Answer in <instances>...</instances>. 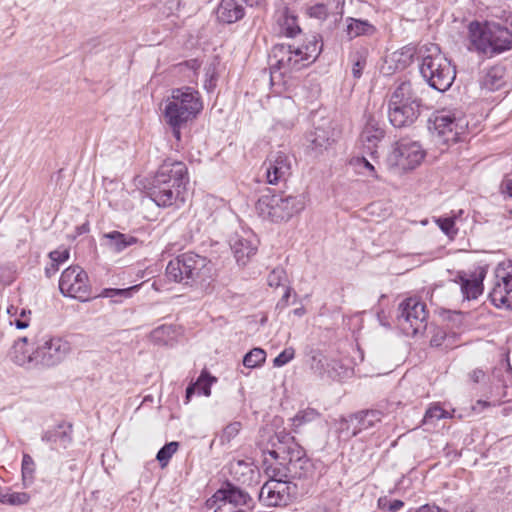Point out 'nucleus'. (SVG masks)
Listing matches in <instances>:
<instances>
[{"instance_id":"5fc2aeb1","label":"nucleus","mask_w":512,"mask_h":512,"mask_svg":"<svg viewBox=\"0 0 512 512\" xmlns=\"http://www.w3.org/2000/svg\"><path fill=\"white\" fill-rule=\"evenodd\" d=\"M447 338L446 332L442 329H435L433 335L430 340V344L433 347H440L444 345V342Z\"/></svg>"},{"instance_id":"a211bd4d","label":"nucleus","mask_w":512,"mask_h":512,"mask_svg":"<svg viewBox=\"0 0 512 512\" xmlns=\"http://www.w3.org/2000/svg\"><path fill=\"white\" fill-rule=\"evenodd\" d=\"M490 23L491 21H474L469 24V49L489 58L492 57V46L489 42V35L492 34Z\"/></svg>"},{"instance_id":"bb28decb","label":"nucleus","mask_w":512,"mask_h":512,"mask_svg":"<svg viewBox=\"0 0 512 512\" xmlns=\"http://www.w3.org/2000/svg\"><path fill=\"white\" fill-rule=\"evenodd\" d=\"M484 274L481 271L478 275L467 277L465 273H458L455 282L460 284L463 299H476L483 291Z\"/></svg>"},{"instance_id":"7ed1b4c3","label":"nucleus","mask_w":512,"mask_h":512,"mask_svg":"<svg viewBox=\"0 0 512 512\" xmlns=\"http://www.w3.org/2000/svg\"><path fill=\"white\" fill-rule=\"evenodd\" d=\"M321 51L318 35H311L301 45L277 44L272 49L271 68H277L282 74L301 70L313 63Z\"/></svg>"},{"instance_id":"1a4fd4ad","label":"nucleus","mask_w":512,"mask_h":512,"mask_svg":"<svg viewBox=\"0 0 512 512\" xmlns=\"http://www.w3.org/2000/svg\"><path fill=\"white\" fill-rule=\"evenodd\" d=\"M60 292L67 297L86 302L94 298L87 273L78 265L66 268L59 280Z\"/></svg>"},{"instance_id":"6e6552de","label":"nucleus","mask_w":512,"mask_h":512,"mask_svg":"<svg viewBox=\"0 0 512 512\" xmlns=\"http://www.w3.org/2000/svg\"><path fill=\"white\" fill-rule=\"evenodd\" d=\"M428 312L424 302L418 298H407L398 307L397 322L403 333L416 335L427 326Z\"/></svg>"},{"instance_id":"423d86ee","label":"nucleus","mask_w":512,"mask_h":512,"mask_svg":"<svg viewBox=\"0 0 512 512\" xmlns=\"http://www.w3.org/2000/svg\"><path fill=\"white\" fill-rule=\"evenodd\" d=\"M208 263L209 261L201 255L193 252L183 253L168 263L166 276L178 283L192 284L209 271Z\"/></svg>"},{"instance_id":"c756f323","label":"nucleus","mask_w":512,"mask_h":512,"mask_svg":"<svg viewBox=\"0 0 512 512\" xmlns=\"http://www.w3.org/2000/svg\"><path fill=\"white\" fill-rule=\"evenodd\" d=\"M506 70L503 66H493L485 71L480 79L482 89L487 91H497L502 88L506 82Z\"/></svg>"},{"instance_id":"9d476101","label":"nucleus","mask_w":512,"mask_h":512,"mask_svg":"<svg viewBox=\"0 0 512 512\" xmlns=\"http://www.w3.org/2000/svg\"><path fill=\"white\" fill-rule=\"evenodd\" d=\"M32 344L35 346V368L57 365L69 351L67 342L50 336L33 340Z\"/></svg>"},{"instance_id":"c85d7f7f","label":"nucleus","mask_w":512,"mask_h":512,"mask_svg":"<svg viewBox=\"0 0 512 512\" xmlns=\"http://www.w3.org/2000/svg\"><path fill=\"white\" fill-rule=\"evenodd\" d=\"M72 426L70 424H60L52 430L46 431L42 435V441L51 444L52 449L66 448L71 440Z\"/></svg>"},{"instance_id":"473e14b6","label":"nucleus","mask_w":512,"mask_h":512,"mask_svg":"<svg viewBox=\"0 0 512 512\" xmlns=\"http://www.w3.org/2000/svg\"><path fill=\"white\" fill-rule=\"evenodd\" d=\"M216 381L215 377H212L206 370H203L199 378L195 383H191L186 389L185 403H189L192 396L195 394V390L198 389L199 393L204 396H210L211 385Z\"/></svg>"},{"instance_id":"de8ad7c7","label":"nucleus","mask_w":512,"mask_h":512,"mask_svg":"<svg viewBox=\"0 0 512 512\" xmlns=\"http://www.w3.org/2000/svg\"><path fill=\"white\" fill-rule=\"evenodd\" d=\"M312 365H311V368L316 372L318 373L320 376H322L326 370H325V366H332V369H335L336 366H338V362L336 361H332V363H328L326 359L322 358V357H317V356H313L312 358Z\"/></svg>"},{"instance_id":"f257e3e1","label":"nucleus","mask_w":512,"mask_h":512,"mask_svg":"<svg viewBox=\"0 0 512 512\" xmlns=\"http://www.w3.org/2000/svg\"><path fill=\"white\" fill-rule=\"evenodd\" d=\"M202 109L203 103L197 90L188 86L174 88L164 101L163 118L179 141L181 128L195 119Z\"/></svg>"},{"instance_id":"680f3d73","label":"nucleus","mask_w":512,"mask_h":512,"mask_svg":"<svg viewBox=\"0 0 512 512\" xmlns=\"http://www.w3.org/2000/svg\"><path fill=\"white\" fill-rule=\"evenodd\" d=\"M485 376V373L482 371V370H474L471 374H470V378L472 379L473 382L475 383H478L480 382Z\"/></svg>"},{"instance_id":"ddd939ff","label":"nucleus","mask_w":512,"mask_h":512,"mask_svg":"<svg viewBox=\"0 0 512 512\" xmlns=\"http://www.w3.org/2000/svg\"><path fill=\"white\" fill-rule=\"evenodd\" d=\"M294 489L295 486H292L289 481L271 478L261 487L259 500L271 507L287 505Z\"/></svg>"},{"instance_id":"5701e85b","label":"nucleus","mask_w":512,"mask_h":512,"mask_svg":"<svg viewBox=\"0 0 512 512\" xmlns=\"http://www.w3.org/2000/svg\"><path fill=\"white\" fill-rule=\"evenodd\" d=\"M28 342V337H21L16 340L9 352V357L13 363L32 369L35 368V348L30 351Z\"/></svg>"},{"instance_id":"bf43d9fd","label":"nucleus","mask_w":512,"mask_h":512,"mask_svg":"<svg viewBox=\"0 0 512 512\" xmlns=\"http://www.w3.org/2000/svg\"><path fill=\"white\" fill-rule=\"evenodd\" d=\"M357 163L360 167L367 169L372 175H374V166L364 157L357 159Z\"/></svg>"},{"instance_id":"b1692460","label":"nucleus","mask_w":512,"mask_h":512,"mask_svg":"<svg viewBox=\"0 0 512 512\" xmlns=\"http://www.w3.org/2000/svg\"><path fill=\"white\" fill-rule=\"evenodd\" d=\"M489 297L496 307L512 309V273H508L495 284Z\"/></svg>"},{"instance_id":"0e129e2a","label":"nucleus","mask_w":512,"mask_h":512,"mask_svg":"<svg viewBox=\"0 0 512 512\" xmlns=\"http://www.w3.org/2000/svg\"><path fill=\"white\" fill-rule=\"evenodd\" d=\"M58 271V265L51 261V264L49 267L45 268V274L47 277H51Z\"/></svg>"},{"instance_id":"f03ea898","label":"nucleus","mask_w":512,"mask_h":512,"mask_svg":"<svg viewBox=\"0 0 512 512\" xmlns=\"http://www.w3.org/2000/svg\"><path fill=\"white\" fill-rule=\"evenodd\" d=\"M422 85L418 82L404 80L398 83L388 102V118L395 128L412 125L420 115Z\"/></svg>"},{"instance_id":"9b49d317","label":"nucleus","mask_w":512,"mask_h":512,"mask_svg":"<svg viewBox=\"0 0 512 512\" xmlns=\"http://www.w3.org/2000/svg\"><path fill=\"white\" fill-rule=\"evenodd\" d=\"M214 512H247L252 508L250 495L238 487L228 485L212 497Z\"/></svg>"},{"instance_id":"338daca9","label":"nucleus","mask_w":512,"mask_h":512,"mask_svg":"<svg viewBox=\"0 0 512 512\" xmlns=\"http://www.w3.org/2000/svg\"><path fill=\"white\" fill-rule=\"evenodd\" d=\"M290 297V288L287 287L286 290H285V293L283 294L281 300H280V304H284L286 305V303L288 302V299Z\"/></svg>"},{"instance_id":"f704fd0d","label":"nucleus","mask_w":512,"mask_h":512,"mask_svg":"<svg viewBox=\"0 0 512 512\" xmlns=\"http://www.w3.org/2000/svg\"><path fill=\"white\" fill-rule=\"evenodd\" d=\"M320 417V413L313 408H306L299 411L291 420L293 430L297 432V429L304 424L313 422Z\"/></svg>"},{"instance_id":"a18cd8bd","label":"nucleus","mask_w":512,"mask_h":512,"mask_svg":"<svg viewBox=\"0 0 512 512\" xmlns=\"http://www.w3.org/2000/svg\"><path fill=\"white\" fill-rule=\"evenodd\" d=\"M30 314L31 311H26L25 309H21V312L10 318L9 322L11 325H14L17 329H26L30 323Z\"/></svg>"},{"instance_id":"393cba45","label":"nucleus","mask_w":512,"mask_h":512,"mask_svg":"<svg viewBox=\"0 0 512 512\" xmlns=\"http://www.w3.org/2000/svg\"><path fill=\"white\" fill-rule=\"evenodd\" d=\"M490 27L492 34L489 35V42L492 46V57L511 49L512 33L510 30L494 21H491Z\"/></svg>"},{"instance_id":"09e8293b","label":"nucleus","mask_w":512,"mask_h":512,"mask_svg":"<svg viewBox=\"0 0 512 512\" xmlns=\"http://www.w3.org/2000/svg\"><path fill=\"white\" fill-rule=\"evenodd\" d=\"M286 280V273L282 268H276L270 272L267 278L268 285L279 287Z\"/></svg>"},{"instance_id":"7c9ffc66","label":"nucleus","mask_w":512,"mask_h":512,"mask_svg":"<svg viewBox=\"0 0 512 512\" xmlns=\"http://www.w3.org/2000/svg\"><path fill=\"white\" fill-rule=\"evenodd\" d=\"M230 472L241 483L250 482L255 475L259 474L257 467L253 465L250 459H234L230 462Z\"/></svg>"},{"instance_id":"79ce46f5","label":"nucleus","mask_w":512,"mask_h":512,"mask_svg":"<svg viewBox=\"0 0 512 512\" xmlns=\"http://www.w3.org/2000/svg\"><path fill=\"white\" fill-rule=\"evenodd\" d=\"M436 223L450 238H453L458 232V229L455 227V219L453 217L438 218Z\"/></svg>"},{"instance_id":"4c0bfd02","label":"nucleus","mask_w":512,"mask_h":512,"mask_svg":"<svg viewBox=\"0 0 512 512\" xmlns=\"http://www.w3.org/2000/svg\"><path fill=\"white\" fill-rule=\"evenodd\" d=\"M30 496L26 492H14L11 494L0 495V502L10 505H23L28 503Z\"/></svg>"},{"instance_id":"6ab92c4d","label":"nucleus","mask_w":512,"mask_h":512,"mask_svg":"<svg viewBox=\"0 0 512 512\" xmlns=\"http://www.w3.org/2000/svg\"><path fill=\"white\" fill-rule=\"evenodd\" d=\"M365 117L366 121L360 135V142L366 152L374 157L377 153L378 144L383 139L385 132L374 115L368 114Z\"/></svg>"},{"instance_id":"20e7f679","label":"nucleus","mask_w":512,"mask_h":512,"mask_svg":"<svg viewBox=\"0 0 512 512\" xmlns=\"http://www.w3.org/2000/svg\"><path fill=\"white\" fill-rule=\"evenodd\" d=\"M419 55L420 73L429 86L439 92L448 90L455 80L456 71L439 46L433 43L425 44L420 48Z\"/></svg>"},{"instance_id":"e433bc0d","label":"nucleus","mask_w":512,"mask_h":512,"mask_svg":"<svg viewBox=\"0 0 512 512\" xmlns=\"http://www.w3.org/2000/svg\"><path fill=\"white\" fill-rule=\"evenodd\" d=\"M266 360V352L262 348H253L243 358V365L247 368L260 367Z\"/></svg>"},{"instance_id":"412c9836","label":"nucleus","mask_w":512,"mask_h":512,"mask_svg":"<svg viewBox=\"0 0 512 512\" xmlns=\"http://www.w3.org/2000/svg\"><path fill=\"white\" fill-rule=\"evenodd\" d=\"M383 413L379 410L360 411L351 415L348 419H342L341 425L353 426L351 436H356L364 430L372 428L376 423L380 422Z\"/></svg>"},{"instance_id":"69168bd1","label":"nucleus","mask_w":512,"mask_h":512,"mask_svg":"<svg viewBox=\"0 0 512 512\" xmlns=\"http://www.w3.org/2000/svg\"><path fill=\"white\" fill-rule=\"evenodd\" d=\"M282 106L285 107L287 110L294 111L295 105L294 102L290 98H284L281 100Z\"/></svg>"},{"instance_id":"f8f14e48","label":"nucleus","mask_w":512,"mask_h":512,"mask_svg":"<svg viewBox=\"0 0 512 512\" xmlns=\"http://www.w3.org/2000/svg\"><path fill=\"white\" fill-rule=\"evenodd\" d=\"M421 145L410 139H401L389 156V162L402 170H412L424 159Z\"/></svg>"},{"instance_id":"2f4dec72","label":"nucleus","mask_w":512,"mask_h":512,"mask_svg":"<svg viewBox=\"0 0 512 512\" xmlns=\"http://www.w3.org/2000/svg\"><path fill=\"white\" fill-rule=\"evenodd\" d=\"M277 23L280 27V33L286 37L294 38L301 33L297 17L288 8L279 12Z\"/></svg>"},{"instance_id":"052dcab7","label":"nucleus","mask_w":512,"mask_h":512,"mask_svg":"<svg viewBox=\"0 0 512 512\" xmlns=\"http://www.w3.org/2000/svg\"><path fill=\"white\" fill-rule=\"evenodd\" d=\"M416 512H447L441 510L438 506L435 505H424L421 506Z\"/></svg>"},{"instance_id":"c03bdc74","label":"nucleus","mask_w":512,"mask_h":512,"mask_svg":"<svg viewBox=\"0 0 512 512\" xmlns=\"http://www.w3.org/2000/svg\"><path fill=\"white\" fill-rule=\"evenodd\" d=\"M414 54V48L404 47L401 51L393 53V58L401 63V68H404L411 63Z\"/></svg>"},{"instance_id":"c9c22d12","label":"nucleus","mask_w":512,"mask_h":512,"mask_svg":"<svg viewBox=\"0 0 512 512\" xmlns=\"http://www.w3.org/2000/svg\"><path fill=\"white\" fill-rule=\"evenodd\" d=\"M350 62L352 64L353 77L359 79L362 76L363 69L367 63V51L356 50L350 54Z\"/></svg>"},{"instance_id":"a19ab883","label":"nucleus","mask_w":512,"mask_h":512,"mask_svg":"<svg viewBox=\"0 0 512 512\" xmlns=\"http://www.w3.org/2000/svg\"><path fill=\"white\" fill-rule=\"evenodd\" d=\"M138 286H132L126 289H116V288H105L98 295V297L104 298H116V297H130L133 290H136Z\"/></svg>"},{"instance_id":"aec40b11","label":"nucleus","mask_w":512,"mask_h":512,"mask_svg":"<svg viewBox=\"0 0 512 512\" xmlns=\"http://www.w3.org/2000/svg\"><path fill=\"white\" fill-rule=\"evenodd\" d=\"M258 240L252 234L234 235L230 240V247L237 263L245 266L257 251Z\"/></svg>"},{"instance_id":"72a5a7b5","label":"nucleus","mask_w":512,"mask_h":512,"mask_svg":"<svg viewBox=\"0 0 512 512\" xmlns=\"http://www.w3.org/2000/svg\"><path fill=\"white\" fill-rule=\"evenodd\" d=\"M347 21V34L350 38L372 35L375 32V27L367 20L348 18Z\"/></svg>"},{"instance_id":"37998d69","label":"nucleus","mask_w":512,"mask_h":512,"mask_svg":"<svg viewBox=\"0 0 512 512\" xmlns=\"http://www.w3.org/2000/svg\"><path fill=\"white\" fill-rule=\"evenodd\" d=\"M306 13L311 18L323 21L328 16V8L323 3H316L307 7Z\"/></svg>"},{"instance_id":"4d7b16f0","label":"nucleus","mask_w":512,"mask_h":512,"mask_svg":"<svg viewBox=\"0 0 512 512\" xmlns=\"http://www.w3.org/2000/svg\"><path fill=\"white\" fill-rule=\"evenodd\" d=\"M501 188L503 193L512 198V175L503 180Z\"/></svg>"},{"instance_id":"603ef678","label":"nucleus","mask_w":512,"mask_h":512,"mask_svg":"<svg viewBox=\"0 0 512 512\" xmlns=\"http://www.w3.org/2000/svg\"><path fill=\"white\" fill-rule=\"evenodd\" d=\"M241 430L240 422H233L227 425L222 434V440L230 441L233 439Z\"/></svg>"},{"instance_id":"49530a36","label":"nucleus","mask_w":512,"mask_h":512,"mask_svg":"<svg viewBox=\"0 0 512 512\" xmlns=\"http://www.w3.org/2000/svg\"><path fill=\"white\" fill-rule=\"evenodd\" d=\"M35 471V463L29 454H24L22 458V477L26 481L33 479Z\"/></svg>"},{"instance_id":"ea45409f","label":"nucleus","mask_w":512,"mask_h":512,"mask_svg":"<svg viewBox=\"0 0 512 512\" xmlns=\"http://www.w3.org/2000/svg\"><path fill=\"white\" fill-rule=\"evenodd\" d=\"M448 417V412L445 411L441 406L439 405H433L429 409H427L424 418L423 423L428 424L432 423L435 420H440L443 418Z\"/></svg>"},{"instance_id":"a878e982","label":"nucleus","mask_w":512,"mask_h":512,"mask_svg":"<svg viewBox=\"0 0 512 512\" xmlns=\"http://www.w3.org/2000/svg\"><path fill=\"white\" fill-rule=\"evenodd\" d=\"M306 141L310 150L315 152V154H321L323 151L327 150L334 141L332 129L330 126L315 127L314 130L307 133Z\"/></svg>"},{"instance_id":"6e6d98bb","label":"nucleus","mask_w":512,"mask_h":512,"mask_svg":"<svg viewBox=\"0 0 512 512\" xmlns=\"http://www.w3.org/2000/svg\"><path fill=\"white\" fill-rule=\"evenodd\" d=\"M206 76H207V79L205 80L204 88L208 92H210V91H212L215 88V85H216V80H215V77H214V71H212L211 73H210V71H208L206 73Z\"/></svg>"},{"instance_id":"864d4df0","label":"nucleus","mask_w":512,"mask_h":512,"mask_svg":"<svg viewBox=\"0 0 512 512\" xmlns=\"http://www.w3.org/2000/svg\"><path fill=\"white\" fill-rule=\"evenodd\" d=\"M69 255L70 253L68 249H57L49 253L51 261L57 264L58 266L59 264L67 261L69 259Z\"/></svg>"},{"instance_id":"2eb2a0df","label":"nucleus","mask_w":512,"mask_h":512,"mask_svg":"<svg viewBox=\"0 0 512 512\" xmlns=\"http://www.w3.org/2000/svg\"><path fill=\"white\" fill-rule=\"evenodd\" d=\"M184 193V190L176 187L171 182L165 181L164 184L158 182V178L155 176L148 190L149 197L159 207H168L178 202H184Z\"/></svg>"},{"instance_id":"774afa93","label":"nucleus","mask_w":512,"mask_h":512,"mask_svg":"<svg viewBox=\"0 0 512 512\" xmlns=\"http://www.w3.org/2000/svg\"><path fill=\"white\" fill-rule=\"evenodd\" d=\"M305 312L306 311L304 307H299L293 310V314L298 317H302L305 314Z\"/></svg>"},{"instance_id":"f3484780","label":"nucleus","mask_w":512,"mask_h":512,"mask_svg":"<svg viewBox=\"0 0 512 512\" xmlns=\"http://www.w3.org/2000/svg\"><path fill=\"white\" fill-rule=\"evenodd\" d=\"M276 437L281 444L279 450L287 453V457H283V460H287V470L297 475V468H303V464L307 462L304 460L305 451L296 443L295 438L285 431L277 433Z\"/></svg>"},{"instance_id":"39448f33","label":"nucleus","mask_w":512,"mask_h":512,"mask_svg":"<svg viewBox=\"0 0 512 512\" xmlns=\"http://www.w3.org/2000/svg\"><path fill=\"white\" fill-rule=\"evenodd\" d=\"M258 215L274 223L288 221L304 208V201L300 196L285 195L284 193L263 194L256 203Z\"/></svg>"},{"instance_id":"3c124183","label":"nucleus","mask_w":512,"mask_h":512,"mask_svg":"<svg viewBox=\"0 0 512 512\" xmlns=\"http://www.w3.org/2000/svg\"><path fill=\"white\" fill-rule=\"evenodd\" d=\"M378 504L381 509L389 512H398L404 506V502L401 500L390 501L387 498H380Z\"/></svg>"},{"instance_id":"4468645a","label":"nucleus","mask_w":512,"mask_h":512,"mask_svg":"<svg viewBox=\"0 0 512 512\" xmlns=\"http://www.w3.org/2000/svg\"><path fill=\"white\" fill-rule=\"evenodd\" d=\"M262 168L265 170L266 182L270 185H277L286 181L292 173L291 157L282 152L277 151L271 153Z\"/></svg>"},{"instance_id":"0eeeda50","label":"nucleus","mask_w":512,"mask_h":512,"mask_svg":"<svg viewBox=\"0 0 512 512\" xmlns=\"http://www.w3.org/2000/svg\"><path fill=\"white\" fill-rule=\"evenodd\" d=\"M467 127L468 121L465 117L443 111L435 115L430 130L437 143L449 145L458 142Z\"/></svg>"},{"instance_id":"8fccbe9b","label":"nucleus","mask_w":512,"mask_h":512,"mask_svg":"<svg viewBox=\"0 0 512 512\" xmlns=\"http://www.w3.org/2000/svg\"><path fill=\"white\" fill-rule=\"evenodd\" d=\"M295 356V350L292 347L285 348L277 357L273 360L275 367H282L289 363Z\"/></svg>"},{"instance_id":"e2e57ef3","label":"nucleus","mask_w":512,"mask_h":512,"mask_svg":"<svg viewBox=\"0 0 512 512\" xmlns=\"http://www.w3.org/2000/svg\"><path fill=\"white\" fill-rule=\"evenodd\" d=\"M247 6L262 7L266 4V0H242Z\"/></svg>"},{"instance_id":"cd10ccee","label":"nucleus","mask_w":512,"mask_h":512,"mask_svg":"<svg viewBox=\"0 0 512 512\" xmlns=\"http://www.w3.org/2000/svg\"><path fill=\"white\" fill-rule=\"evenodd\" d=\"M137 242L136 237L119 231H111L102 235V245L114 253H120Z\"/></svg>"},{"instance_id":"13d9d810","label":"nucleus","mask_w":512,"mask_h":512,"mask_svg":"<svg viewBox=\"0 0 512 512\" xmlns=\"http://www.w3.org/2000/svg\"><path fill=\"white\" fill-rule=\"evenodd\" d=\"M495 405H496V402L491 403V402L484 401V400H478L476 402V404L473 405V410L476 412H481L485 408L490 407V406H495Z\"/></svg>"},{"instance_id":"dca6fc26","label":"nucleus","mask_w":512,"mask_h":512,"mask_svg":"<svg viewBox=\"0 0 512 512\" xmlns=\"http://www.w3.org/2000/svg\"><path fill=\"white\" fill-rule=\"evenodd\" d=\"M155 177L158 178L162 184L165 181L171 182L176 187L186 190V185L189 182L188 171L185 163L172 159L165 160L156 171Z\"/></svg>"},{"instance_id":"4be33fe9","label":"nucleus","mask_w":512,"mask_h":512,"mask_svg":"<svg viewBox=\"0 0 512 512\" xmlns=\"http://www.w3.org/2000/svg\"><path fill=\"white\" fill-rule=\"evenodd\" d=\"M215 14L219 22L233 24L244 18L246 8L242 0H220Z\"/></svg>"},{"instance_id":"58836bf2","label":"nucleus","mask_w":512,"mask_h":512,"mask_svg":"<svg viewBox=\"0 0 512 512\" xmlns=\"http://www.w3.org/2000/svg\"><path fill=\"white\" fill-rule=\"evenodd\" d=\"M179 447L178 442H170L165 444L157 453L156 459L162 464V466H165L170 458L173 456L174 453H176L177 449Z\"/></svg>"}]
</instances>
